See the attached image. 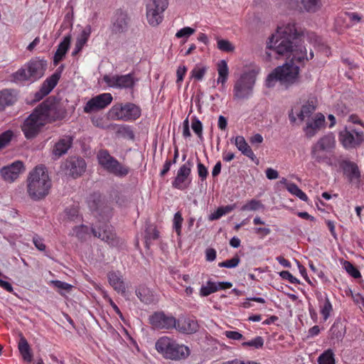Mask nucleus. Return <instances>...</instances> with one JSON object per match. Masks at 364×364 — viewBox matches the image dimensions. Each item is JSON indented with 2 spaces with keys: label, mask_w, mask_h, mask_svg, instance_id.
Listing matches in <instances>:
<instances>
[{
  "label": "nucleus",
  "mask_w": 364,
  "mask_h": 364,
  "mask_svg": "<svg viewBox=\"0 0 364 364\" xmlns=\"http://www.w3.org/2000/svg\"><path fill=\"white\" fill-rule=\"evenodd\" d=\"M191 128L199 139H203V124L196 117L191 119Z\"/></svg>",
  "instance_id": "3c124183"
},
{
  "label": "nucleus",
  "mask_w": 364,
  "mask_h": 364,
  "mask_svg": "<svg viewBox=\"0 0 364 364\" xmlns=\"http://www.w3.org/2000/svg\"><path fill=\"white\" fill-rule=\"evenodd\" d=\"M258 70L248 69L243 71L233 85V96L237 100H248L253 95Z\"/></svg>",
  "instance_id": "423d86ee"
},
{
  "label": "nucleus",
  "mask_w": 364,
  "mask_h": 364,
  "mask_svg": "<svg viewBox=\"0 0 364 364\" xmlns=\"http://www.w3.org/2000/svg\"><path fill=\"white\" fill-rule=\"evenodd\" d=\"M168 5V0H148L146 5V19L151 26L159 25L164 18V12Z\"/></svg>",
  "instance_id": "9b49d317"
},
{
  "label": "nucleus",
  "mask_w": 364,
  "mask_h": 364,
  "mask_svg": "<svg viewBox=\"0 0 364 364\" xmlns=\"http://www.w3.org/2000/svg\"><path fill=\"white\" fill-rule=\"evenodd\" d=\"M187 72V68L185 65H180L177 68L176 70V75H177V80L176 83L181 84V82L183 81V77Z\"/></svg>",
  "instance_id": "0e129e2a"
},
{
  "label": "nucleus",
  "mask_w": 364,
  "mask_h": 364,
  "mask_svg": "<svg viewBox=\"0 0 364 364\" xmlns=\"http://www.w3.org/2000/svg\"><path fill=\"white\" fill-rule=\"evenodd\" d=\"M318 364H336L335 354L332 349L324 350L318 358Z\"/></svg>",
  "instance_id": "a19ab883"
},
{
  "label": "nucleus",
  "mask_w": 364,
  "mask_h": 364,
  "mask_svg": "<svg viewBox=\"0 0 364 364\" xmlns=\"http://www.w3.org/2000/svg\"><path fill=\"white\" fill-rule=\"evenodd\" d=\"M264 208V205L260 200L252 199L247 201L244 205L242 206L241 210L242 211H255Z\"/></svg>",
  "instance_id": "49530a36"
},
{
  "label": "nucleus",
  "mask_w": 364,
  "mask_h": 364,
  "mask_svg": "<svg viewBox=\"0 0 364 364\" xmlns=\"http://www.w3.org/2000/svg\"><path fill=\"white\" fill-rule=\"evenodd\" d=\"M301 5V9L308 13H316L323 6L322 0H296L289 2L291 8Z\"/></svg>",
  "instance_id": "a878e982"
},
{
  "label": "nucleus",
  "mask_w": 364,
  "mask_h": 364,
  "mask_svg": "<svg viewBox=\"0 0 364 364\" xmlns=\"http://www.w3.org/2000/svg\"><path fill=\"white\" fill-rule=\"evenodd\" d=\"M218 48L224 52H232L235 46L228 40L219 39L217 41Z\"/></svg>",
  "instance_id": "864d4df0"
},
{
  "label": "nucleus",
  "mask_w": 364,
  "mask_h": 364,
  "mask_svg": "<svg viewBox=\"0 0 364 364\" xmlns=\"http://www.w3.org/2000/svg\"><path fill=\"white\" fill-rule=\"evenodd\" d=\"M16 100V95L12 90L5 89L0 91V110L13 105Z\"/></svg>",
  "instance_id": "72a5a7b5"
},
{
  "label": "nucleus",
  "mask_w": 364,
  "mask_h": 364,
  "mask_svg": "<svg viewBox=\"0 0 364 364\" xmlns=\"http://www.w3.org/2000/svg\"><path fill=\"white\" fill-rule=\"evenodd\" d=\"M70 36H66L58 46V48L53 57V64L57 65L65 57L70 45Z\"/></svg>",
  "instance_id": "7c9ffc66"
},
{
  "label": "nucleus",
  "mask_w": 364,
  "mask_h": 364,
  "mask_svg": "<svg viewBox=\"0 0 364 364\" xmlns=\"http://www.w3.org/2000/svg\"><path fill=\"white\" fill-rule=\"evenodd\" d=\"M217 70L218 73L217 83L221 84V90H223L225 89V84L228 81L229 76L228 65L225 60H221L218 61L217 64Z\"/></svg>",
  "instance_id": "2f4dec72"
},
{
  "label": "nucleus",
  "mask_w": 364,
  "mask_h": 364,
  "mask_svg": "<svg viewBox=\"0 0 364 364\" xmlns=\"http://www.w3.org/2000/svg\"><path fill=\"white\" fill-rule=\"evenodd\" d=\"M343 174L351 183L358 184L360 183V171L358 165L350 161H343L342 164Z\"/></svg>",
  "instance_id": "393cba45"
},
{
  "label": "nucleus",
  "mask_w": 364,
  "mask_h": 364,
  "mask_svg": "<svg viewBox=\"0 0 364 364\" xmlns=\"http://www.w3.org/2000/svg\"><path fill=\"white\" fill-rule=\"evenodd\" d=\"M338 139L346 149H357L364 142V132L354 127H346L339 132Z\"/></svg>",
  "instance_id": "9d476101"
},
{
  "label": "nucleus",
  "mask_w": 364,
  "mask_h": 364,
  "mask_svg": "<svg viewBox=\"0 0 364 364\" xmlns=\"http://www.w3.org/2000/svg\"><path fill=\"white\" fill-rule=\"evenodd\" d=\"M18 348L23 360L28 363L32 361L33 354L31 353V347L24 337H21L20 338Z\"/></svg>",
  "instance_id": "f704fd0d"
},
{
  "label": "nucleus",
  "mask_w": 364,
  "mask_h": 364,
  "mask_svg": "<svg viewBox=\"0 0 364 364\" xmlns=\"http://www.w3.org/2000/svg\"><path fill=\"white\" fill-rule=\"evenodd\" d=\"M230 141L235 145L237 149L242 153V154L248 157L252 161L256 159L255 154L246 141L244 136H236L235 137H232L230 139Z\"/></svg>",
  "instance_id": "cd10ccee"
},
{
  "label": "nucleus",
  "mask_w": 364,
  "mask_h": 364,
  "mask_svg": "<svg viewBox=\"0 0 364 364\" xmlns=\"http://www.w3.org/2000/svg\"><path fill=\"white\" fill-rule=\"evenodd\" d=\"M85 43V39L78 38L75 43V48L72 52V55H76L82 49Z\"/></svg>",
  "instance_id": "774afa93"
},
{
  "label": "nucleus",
  "mask_w": 364,
  "mask_h": 364,
  "mask_svg": "<svg viewBox=\"0 0 364 364\" xmlns=\"http://www.w3.org/2000/svg\"><path fill=\"white\" fill-rule=\"evenodd\" d=\"M109 114L114 119L132 122L140 117L141 111L138 105L132 102H127L114 105L111 108Z\"/></svg>",
  "instance_id": "6e6552de"
},
{
  "label": "nucleus",
  "mask_w": 364,
  "mask_h": 364,
  "mask_svg": "<svg viewBox=\"0 0 364 364\" xmlns=\"http://www.w3.org/2000/svg\"><path fill=\"white\" fill-rule=\"evenodd\" d=\"M97 161L105 170L117 177L123 178L129 173V167L119 163L107 150H101L98 152Z\"/></svg>",
  "instance_id": "0eeeda50"
},
{
  "label": "nucleus",
  "mask_w": 364,
  "mask_h": 364,
  "mask_svg": "<svg viewBox=\"0 0 364 364\" xmlns=\"http://www.w3.org/2000/svg\"><path fill=\"white\" fill-rule=\"evenodd\" d=\"M279 276L285 280L289 281L291 284H299V280L294 277L289 271H282L279 272Z\"/></svg>",
  "instance_id": "bf43d9fd"
},
{
  "label": "nucleus",
  "mask_w": 364,
  "mask_h": 364,
  "mask_svg": "<svg viewBox=\"0 0 364 364\" xmlns=\"http://www.w3.org/2000/svg\"><path fill=\"white\" fill-rule=\"evenodd\" d=\"M224 335L228 338L233 341H240L244 339L242 334L236 331H226L224 332Z\"/></svg>",
  "instance_id": "052dcab7"
},
{
  "label": "nucleus",
  "mask_w": 364,
  "mask_h": 364,
  "mask_svg": "<svg viewBox=\"0 0 364 364\" xmlns=\"http://www.w3.org/2000/svg\"><path fill=\"white\" fill-rule=\"evenodd\" d=\"M264 343V338L258 336L250 341L242 342V346L244 348H250L252 350L260 349L263 347Z\"/></svg>",
  "instance_id": "c03bdc74"
},
{
  "label": "nucleus",
  "mask_w": 364,
  "mask_h": 364,
  "mask_svg": "<svg viewBox=\"0 0 364 364\" xmlns=\"http://www.w3.org/2000/svg\"><path fill=\"white\" fill-rule=\"evenodd\" d=\"M183 221V218H182L181 213L179 211L176 212L173 216V228L178 237L181 235V228Z\"/></svg>",
  "instance_id": "8fccbe9b"
},
{
  "label": "nucleus",
  "mask_w": 364,
  "mask_h": 364,
  "mask_svg": "<svg viewBox=\"0 0 364 364\" xmlns=\"http://www.w3.org/2000/svg\"><path fill=\"white\" fill-rule=\"evenodd\" d=\"M10 77V80L16 84H23L26 82H34L29 75L28 69L26 68V64L14 73Z\"/></svg>",
  "instance_id": "473e14b6"
},
{
  "label": "nucleus",
  "mask_w": 364,
  "mask_h": 364,
  "mask_svg": "<svg viewBox=\"0 0 364 364\" xmlns=\"http://www.w3.org/2000/svg\"><path fill=\"white\" fill-rule=\"evenodd\" d=\"M92 234L105 241L111 246H117L119 244V239L116 236L113 227L107 223H103L97 228H92Z\"/></svg>",
  "instance_id": "dca6fc26"
},
{
  "label": "nucleus",
  "mask_w": 364,
  "mask_h": 364,
  "mask_svg": "<svg viewBox=\"0 0 364 364\" xmlns=\"http://www.w3.org/2000/svg\"><path fill=\"white\" fill-rule=\"evenodd\" d=\"M255 234L263 238L270 234L271 230L268 227H257L253 229Z\"/></svg>",
  "instance_id": "e2e57ef3"
},
{
  "label": "nucleus",
  "mask_w": 364,
  "mask_h": 364,
  "mask_svg": "<svg viewBox=\"0 0 364 364\" xmlns=\"http://www.w3.org/2000/svg\"><path fill=\"white\" fill-rule=\"evenodd\" d=\"M136 295L141 301L146 304H150L154 300L152 291L149 288L145 287H139L136 290Z\"/></svg>",
  "instance_id": "e433bc0d"
},
{
  "label": "nucleus",
  "mask_w": 364,
  "mask_h": 364,
  "mask_svg": "<svg viewBox=\"0 0 364 364\" xmlns=\"http://www.w3.org/2000/svg\"><path fill=\"white\" fill-rule=\"evenodd\" d=\"M299 33L294 23L278 26L267 43V49L274 51L278 55L291 58L289 63L294 65L304 63L309 60L306 48L298 44Z\"/></svg>",
  "instance_id": "f257e3e1"
},
{
  "label": "nucleus",
  "mask_w": 364,
  "mask_h": 364,
  "mask_svg": "<svg viewBox=\"0 0 364 364\" xmlns=\"http://www.w3.org/2000/svg\"><path fill=\"white\" fill-rule=\"evenodd\" d=\"M193 161L189 159L178 169L176 176L172 181V186L178 190L183 191L189 187L192 182L191 170Z\"/></svg>",
  "instance_id": "ddd939ff"
},
{
  "label": "nucleus",
  "mask_w": 364,
  "mask_h": 364,
  "mask_svg": "<svg viewBox=\"0 0 364 364\" xmlns=\"http://www.w3.org/2000/svg\"><path fill=\"white\" fill-rule=\"evenodd\" d=\"M63 69L64 65H61L56 69L53 75H51L43 82L40 90L36 93V97L38 99H41L42 97L48 95L53 90V89L58 84Z\"/></svg>",
  "instance_id": "aec40b11"
},
{
  "label": "nucleus",
  "mask_w": 364,
  "mask_h": 364,
  "mask_svg": "<svg viewBox=\"0 0 364 364\" xmlns=\"http://www.w3.org/2000/svg\"><path fill=\"white\" fill-rule=\"evenodd\" d=\"M198 174L201 181L206 179L208 174V168L200 162L197 164Z\"/></svg>",
  "instance_id": "680f3d73"
},
{
  "label": "nucleus",
  "mask_w": 364,
  "mask_h": 364,
  "mask_svg": "<svg viewBox=\"0 0 364 364\" xmlns=\"http://www.w3.org/2000/svg\"><path fill=\"white\" fill-rule=\"evenodd\" d=\"M112 100V95L109 92L97 95L87 102L84 107V112L91 113L94 111L105 109L111 104Z\"/></svg>",
  "instance_id": "a211bd4d"
},
{
  "label": "nucleus",
  "mask_w": 364,
  "mask_h": 364,
  "mask_svg": "<svg viewBox=\"0 0 364 364\" xmlns=\"http://www.w3.org/2000/svg\"><path fill=\"white\" fill-rule=\"evenodd\" d=\"M65 169L68 174L74 178L82 175L86 170L85 161L80 157H69L65 162Z\"/></svg>",
  "instance_id": "6ab92c4d"
},
{
  "label": "nucleus",
  "mask_w": 364,
  "mask_h": 364,
  "mask_svg": "<svg viewBox=\"0 0 364 364\" xmlns=\"http://www.w3.org/2000/svg\"><path fill=\"white\" fill-rule=\"evenodd\" d=\"M107 278L109 284L118 293H124L126 290L125 284L124 282L122 275L119 271H112L107 274Z\"/></svg>",
  "instance_id": "c756f323"
},
{
  "label": "nucleus",
  "mask_w": 364,
  "mask_h": 364,
  "mask_svg": "<svg viewBox=\"0 0 364 364\" xmlns=\"http://www.w3.org/2000/svg\"><path fill=\"white\" fill-rule=\"evenodd\" d=\"M73 139L72 136L66 135L60 139L54 145L53 149V155L55 158H59L65 154L70 149L73 144Z\"/></svg>",
  "instance_id": "bb28decb"
},
{
  "label": "nucleus",
  "mask_w": 364,
  "mask_h": 364,
  "mask_svg": "<svg viewBox=\"0 0 364 364\" xmlns=\"http://www.w3.org/2000/svg\"><path fill=\"white\" fill-rule=\"evenodd\" d=\"M336 146V139L333 133L330 132L321 137L316 144L311 146V157L317 162H323L326 156L322 152H331Z\"/></svg>",
  "instance_id": "1a4fd4ad"
},
{
  "label": "nucleus",
  "mask_w": 364,
  "mask_h": 364,
  "mask_svg": "<svg viewBox=\"0 0 364 364\" xmlns=\"http://www.w3.org/2000/svg\"><path fill=\"white\" fill-rule=\"evenodd\" d=\"M50 284H53V286L55 288L59 290V294H60L61 295H64L63 291L65 292H69L71 291L73 288V286L71 284L60 280H52L50 282Z\"/></svg>",
  "instance_id": "09e8293b"
},
{
  "label": "nucleus",
  "mask_w": 364,
  "mask_h": 364,
  "mask_svg": "<svg viewBox=\"0 0 364 364\" xmlns=\"http://www.w3.org/2000/svg\"><path fill=\"white\" fill-rule=\"evenodd\" d=\"M250 301H256V302L260 303V304H264L266 302L264 299H263L262 297H255V296L250 297V298H247V301H245L242 304V306L246 309L250 308L252 306V304L250 302Z\"/></svg>",
  "instance_id": "338daca9"
},
{
  "label": "nucleus",
  "mask_w": 364,
  "mask_h": 364,
  "mask_svg": "<svg viewBox=\"0 0 364 364\" xmlns=\"http://www.w3.org/2000/svg\"><path fill=\"white\" fill-rule=\"evenodd\" d=\"M102 80L109 87L120 90L132 89L137 81L133 73L107 74L103 76Z\"/></svg>",
  "instance_id": "f8f14e48"
},
{
  "label": "nucleus",
  "mask_w": 364,
  "mask_h": 364,
  "mask_svg": "<svg viewBox=\"0 0 364 364\" xmlns=\"http://www.w3.org/2000/svg\"><path fill=\"white\" fill-rule=\"evenodd\" d=\"M195 33V29L191 27L186 26L177 31L176 37L178 38H188L189 36Z\"/></svg>",
  "instance_id": "6e6d98bb"
},
{
  "label": "nucleus",
  "mask_w": 364,
  "mask_h": 364,
  "mask_svg": "<svg viewBox=\"0 0 364 364\" xmlns=\"http://www.w3.org/2000/svg\"><path fill=\"white\" fill-rule=\"evenodd\" d=\"M149 321L154 329L171 330L175 329L176 318L170 314L163 311H156L149 317Z\"/></svg>",
  "instance_id": "4468645a"
},
{
  "label": "nucleus",
  "mask_w": 364,
  "mask_h": 364,
  "mask_svg": "<svg viewBox=\"0 0 364 364\" xmlns=\"http://www.w3.org/2000/svg\"><path fill=\"white\" fill-rule=\"evenodd\" d=\"M299 66L289 62L274 68L266 77L264 85L267 87H274L277 82L285 89H288L299 82Z\"/></svg>",
  "instance_id": "20e7f679"
},
{
  "label": "nucleus",
  "mask_w": 364,
  "mask_h": 364,
  "mask_svg": "<svg viewBox=\"0 0 364 364\" xmlns=\"http://www.w3.org/2000/svg\"><path fill=\"white\" fill-rule=\"evenodd\" d=\"M316 109V106L313 100H308L304 104L300 112L296 114L301 121H304L306 118H309Z\"/></svg>",
  "instance_id": "4c0bfd02"
},
{
  "label": "nucleus",
  "mask_w": 364,
  "mask_h": 364,
  "mask_svg": "<svg viewBox=\"0 0 364 364\" xmlns=\"http://www.w3.org/2000/svg\"><path fill=\"white\" fill-rule=\"evenodd\" d=\"M320 314L323 321H326L333 312V305L326 294H320L318 297Z\"/></svg>",
  "instance_id": "c85d7f7f"
},
{
  "label": "nucleus",
  "mask_w": 364,
  "mask_h": 364,
  "mask_svg": "<svg viewBox=\"0 0 364 364\" xmlns=\"http://www.w3.org/2000/svg\"><path fill=\"white\" fill-rule=\"evenodd\" d=\"M235 207V204L220 206L215 212L209 215L208 219L211 221L218 220L223 215L232 211Z\"/></svg>",
  "instance_id": "ea45409f"
},
{
  "label": "nucleus",
  "mask_w": 364,
  "mask_h": 364,
  "mask_svg": "<svg viewBox=\"0 0 364 364\" xmlns=\"http://www.w3.org/2000/svg\"><path fill=\"white\" fill-rule=\"evenodd\" d=\"M287 190L291 195L299 198L303 201L307 202L309 200V198L306 194L302 191L297 185L292 182L290 184H288Z\"/></svg>",
  "instance_id": "37998d69"
},
{
  "label": "nucleus",
  "mask_w": 364,
  "mask_h": 364,
  "mask_svg": "<svg viewBox=\"0 0 364 364\" xmlns=\"http://www.w3.org/2000/svg\"><path fill=\"white\" fill-rule=\"evenodd\" d=\"M175 329L184 334H193L199 329L198 321L194 317H180L176 319Z\"/></svg>",
  "instance_id": "4be33fe9"
},
{
  "label": "nucleus",
  "mask_w": 364,
  "mask_h": 364,
  "mask_svg": "<svg viewBox=\"0 0 364 364\" xmlns=\"http://www.w3.org/2000/svg\"><path fill=\"white\" fill-rule=\"evenodd\" d=\"M341 264H342L343 268L352 277L355 279H358L361 277V274L360 271L356 267H355L351 262L346 260H343L341 262Z\"/></svg>",
  "instance_id": "a18cd8bd"
},
{
  "label": "nucleus",
  "mask_w": 364,
  "mask_h": 364,
  "mask_svg": "<svg viewBox=\"0 0 364 364\" xmlns=\"http://www.w3.org/2000/svg\"><path fill=\"white\" fill-rule=\"evenodd\" d=\"M13 136V132L11 130L5 131L0 134V150L9 144Z\"/></svg>",
  "instance_id": "603ef678"
},
{
  "label": "nucleus",
  "mask_w": 364,
  "mask_h": 364,
  "mask_svg": "<svg viewBox=\"0 0 364 364\" xmlns=\"http://www.w3.org/2000/svg\"><path fill=\"white\" fill-rule=\"evenodd\" d=\"M331 337L337 340H341L346 334V328L341 323H334L331 327Z\"/></svg>",
  "instance_id": "79ce46f5"
},
{
  "label": "nucleus",
  "mask_w": 364,
  "mask_h": 364,
  "mask_svg": "<svg viewBox=\"0 0 364 364\" xmlns=\"http://www.w3.org/2000/svg\"><path fill=\"white\" fill-rule=\"evenodd\" d=\"M63 117V110L55 102L48 100L38 105L25 119L21 129L26 139H32L48 121H55Z\"/></svg>",
  "instance_id": "f03ea898"
},
{
  "label": "nucleus",
  "mask_w": 364,
  "mask_h": 364,
  "mask_svg": "<svg viewBox=\"0 0 364 364\" xmlns=\"http://www.w3.org/2000/svg\"><path fill=\"white\" fill-rule=\"evenodd\" d=\"M206 73V68L196 67L191 71V76L197 80H201Z\"/></svg>",
  "instance_id": "13d9d810"
},
{
  "label": "nucleus",
  "mask_w": 364,
  "mask_h": 364,
  "mask_svg": "<svg viewBox=\"0 0 364 364\" xmlns=\"http://www.w3.org/2000/svg\"><path fill=\"white\" fill-rule=\"evenodd\" d=\"M65 214L70 220H75L77 219H79V220H80L78 210L75 208L67 209L65 210Z\"/></svg>",
  "instance_id": "69168bd1"
},
{
  "label": "nucleus",
  "mask_w": 364,
  "mask_h": 364,
  "mask_svg": "<svg viewBox=\"0 0 364 364\" xmlns=\"http://www.w3.org/2000/svg\"><path fill=\"white\" fill-rule=\"evenodd\" d=\"M240 259L238 257H234L230 259L225 260L224 262H220L218 266L220 267H225V268H235L240 263Z\"/></svg>",
  "instance_id": "4d7b16f0"
},
{
  "label": "nucleus",
  "mask_w": 364,
  "mask_h": 364,
  "mask_svg": "<svg viewBox=\"0 0 364 364\" xmlns=\"http://www.w3.org/2000/svg\"><path fill=\"white\" fill-rule=\"evenodd\" d=\"M32 241L37 250L41 252L46 251V246L44 244V239L37 234H34L32 237Z\"/></svg>",
  "instance_id": "5fc2aeb1"
},
{
  "label": "nucleus",
  "mask_w": 364,
  "mask_h": 364,
  "mask_svg": "<svg viewBox=\"0 0 364 364\" xmlns=\"http://www.w3.org/2000/svg\"><path fill=\"white\" fill-rule=\"evenodd\" d=\"M87 203L92 213H97L100 215L102 214L101 208L102 207V203L100 195L93 194L90 196L88 198Z\"/></svg>",
  "instance_id": "58836bf2"
},
{
  "label": "nucleus",
  "mask_w": 364,
  "mask_h": 364,
  "mask_svg": "<svg viewBox=\"0 0 364 364\" xmlns=\"http://www.w3.org/2000/svg\"><path fill=\"white\" fill-rule=\"evenodd\" d=\"M130 18L127 11L118 9L114 11L111 19V28L114 33H125L129 28Z\"/></svg>",
  "instance_id": "2eb2a0df"
},
{
  "label": "nucleus",
  "mask_w": 364,
  "mask_h": 364,
  "mask_svg": "<svg viewBox=\"0 0 364 364\" xmlns=\"http://www.w3.org/2000/svg\"><path fill=\"white\" fill-rule=\"evenodd\" d=\"M155 348L166 359L178 360L185 359L190 355L188 347L178 344L168 336L159 338L155 343Z\"/></svg>",
  "instance_id": "39448f33"
},
{
  "label": "nucleus",
  "mask_w": 364,
  "mask_h": 364,
  "mask_svg": "<svg viewBox=\"0 0 364 364\" xmlns=\"http://www.w3.org/2000/svg\"><path fill=\"white\" fill-rule=\"evenodd\" d=\"M324 115L321 113L316 114L314 117L306 123V125L304 129L306 137L311 138L314 136L321 128L324 126Z\"/></svg>",
  "instance_id": "5701e85b"
},
{
  "label": "nucleus",
  "mask_w": 364,
  "mask_h": 364,
  "mask_svg": "<svg viewBox=\"0 0 364 364\" xmlns=\"http://www.w3.org/2000/svg\"><path fill=\"white\" fill-rule=\"evenodd\" d=\"M115 130L116 134L118 136L129 139H134V133L132 129V127L127 124H122V125H117V124H113L111 125Z\"/></svg>",
  "instance_id": "c9c22d12"
},
{
  "label": "nucleus",
  "mask_w": 364,
  "mask_h": 364,
  "mask_svg": "<svg viewBox=\"0 0 364 364\" xmlns=\"http://www.w3.org/2000/svg\"><path fill=\"white\" fill-rule=\"evenodd\" d=\"M27 193L33 200H39L48 195L51 180L44 166H36L27 178Z\"/></svg>",
  "instance_id": "7ed1b4c3"
},
{
  "label": "nucleus",
  "mask_w": 364,
  "mask_h": 364,
  "mask_svg": "<svg viewBox=\"0 0 364 364\" xmlns=\"http://www.w3.org/2000/svg\"><path fill=\"white\" fill-rule=\"evenodd\" d=\"M25 171V166L21 161H15L9 165L0 168V176L7 183L14 182L21 173Z\"/></svg>",
  "instance_id": "f3484780"
},
{
  "label": "nucleus",
  "mask_w": 364,
  "mask_h": 364,
  "mask_svg": "<svg viewBox=\"0 0 364 364\" xmlns=\"http://www.w3.org/2000/svg\"><path fill=\"white\" fill-rule=\"evenodd\" d=\"M232 287V284L230 282H213L211 280L207 281L205 285H202L200 289V296H208L210 294L223 290L230 289Z\"/></svg>",
  "instance_id": "b1692460"
},
{
  "label": "nucleus",
  "mask_w": 364,
  "mask_h": 364,
  "mask_svg": "<svg viewBox=\"0 0 364 364\" xmlns=\"http://www.w3.org/2000/svg\"><path fill=\"white\" fill-rule=\"evenodd\" d=\"M26 65L28 69L30 76L35 82L43 76L47 68V63L43 59L35 58L26 63Z\"/></svg>",
  "instance_id": "412c9836"
},
{
  "label": "nucleus",
  "mask_w": 364,
  "mask_h": 364,
  "mask_svg": "<svg viewBox=\"0 0 364 364\" xmlns=\"http://www.w3.org/2000/svg\"><path fill=\"white\" fill-rule=\"evenodd\" d=\"M88 235H90V229L86 225L75 226L73 229V235L76 236L80 240L85 239Z\"/></svg>",
  "instance_id": "de8ad7c7"
}]
</instances>
